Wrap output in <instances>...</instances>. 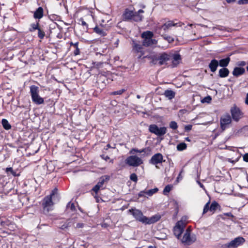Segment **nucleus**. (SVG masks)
Segmentation results:
<instances>
[{
	"instance_id": "nucleus-1",
	"label": "nucleus",
	"mask_w": 248,
	"mask_h": 248,
	"mask_svg": "<svg viewBox=\"0 0 248 248\" xmlns=\"http://www.w3.org/2000/svg\"><path fill=\"white\" fill-rule=\"evenodd\" d=\"M135 219L146 224H151L158 221L161 218L158 215H154L151 217H147L143 216L141 211L136 209H131L128 210Z\"/></svg>"
},
{
	"instance_id": "nucleus-2",
	"label": "nucleus",
	"mask_w": 248,
	"mask_h": 248,
	"mask_svg": "<svg viewBox=\"0 0 248 248\" xmlns=\"http://www.w3.org/2000/svg\"><path fill=\"white\" fill-rule=\"evenodd\" d=\"M57 188H55L52 190L49 195L45 197L42 202L43 212L44 214H47L50 211L53 210L54 202L53 199L57 196Z\"/></svg>"
},
{
	"instance_id": "nucleus-3",
	"label": "nucleus",
	"mask_w": 248,
	"mask_h": 248,
	"mask_svg": "<svg viewBox=\"0 0 248 248\" xmlns=\"http://www.w3.org/2000/svg\"><path fill=\"white\" fill-rule=\"evenodd\" d=\"M144 11L140 9L138 12H134L132 10L126 9L123 14V18L124 21L140 22L142 20L143 16L140 15Z\"/></svg>"
},
{
	"instance_id": "nucleus-4",
	"label": "nucleus",
	"mask_w": 248,
	"mask_h": 248,
	"mask_svg": "<svg viewBox=\"0 0 248 248\" xmlns=\"http://www.w3.org/2000/svg\"><path fill=\"white\" fill-rule=\"evenodd\" d=\"M30 93L31 100L35 104L39 105L44 103V99L39 95V88L35 85H31L30 87Z\"/></svg>"
},
{
	"instance_id": "nucleus-5",
	"label": "nucleus",
	"mask_w": 248,
	"mask_h": 248,
	"mask_svg": "<svg viewBox=\"0 0 248 248\" xmlns=\"http://www.w3.org/2000/svg\"><path fill=\"white\" fill-rule=\"evenodd\" d=\"M154 34L152 31H146L141 34V37L143 39L142 46L148 47L157 44V41L153 39Z\"/></svg>"
},
{
	"instance_id": "nucleus-6",
	"label": "nucleus",
	"mask_w": 248,
	"mask_h": 248,
	"mask_svg": "<svg viewBox=\"0 0 248 248\" xmlns=\"http://www.w3.org/2000/svg\"><path fill=\"white\" fill-rule=\"evenodd\" d=\"M245 242V239L241 236L237 237L229 243L224 244L220 246V248H237L242 245Z\"/></svg>"
},
{
	"instance_id": "nucleus-7",
	"label": "nucleus",
	"mask_w": 248,
	"mask_h": 248,
	"mask_svg": "<svg viewBox=\"0 0 248 248\" xmlns=\"http://www.w3.org/2000/svg\"><path fill=\"white\" fill-rule=\"evenodd\" d=\"M125 163L129 166L135 167L142 164L143 161L141 158L134 155L128 156L125 160Z\"/></svg>"
},
{
	"instance_id": "nucleus-8",
	"label": "nucleus",
	"mask_w": 248,
	"mask_h": 248,
	"mask_svg": "<svg viewBox=\"0 0 248 248\" xmlns=\"http://www.w3.org/2000/svg\"><path fill=\"white\" fill-rule=\"evenodd\" d=\"M149 131L155 135L160 137L164 135L167 131V128L163 126L159 127L155 124H152L149 126Z\"/></svg>"
},
{
	"instance_id": "nucleus-9",
	"label": "nucleus",
	"mask_w": 248,
	"mask_h": 248,
	"mask_svg": "<svg viewBox=\"0 0 248 248\" xmlns=\"http://www.w3.org/2000/svg\"><path fill=\"white\" fill-rule=\"evenodd\" d=\"M186 220H184V217H182L181 220L178 221L173 229V232L174 235L179 238L184 231V229L186 227Z\"/></svg>"
},
{
	"instance_id": "nucleus-10",
	"label": "nucleus",
	"mask_w": 248,
	"mask_h": 248,
	"mask_svg": "<svg viewBox=\"0 0 248 248\" xmlns=\"http://www.w3.org/2000/svg\"><path fill=\"white\" fill-rule=\"evenodd\" d=\"M196 241V237L194 235H191L190 230L189 228L186 230L182 239L183 243L188 245H191Z\"/></svg>"
},
{
	"instance_id": "nucleus-11",
	"label": "nucleus",
	"mask_w": 248,
	"mask_h": 248,
	"mask_svg": "<svg viewBox=\"0 0 248 248\" xmlns=\"http://www.w3.org/2000/svg\"><path fill=\"white\" fill-rule=\"evenodd\" d=\"M210 201H208L204 205L203 210V214L206 213L208 211L214 213L217 208H220V205L216 201H213L210 206Z\"/></svg>"
},
{
	"instance_id": "nucleus-12",
	"label": "nucleus",
	"mask_w": 248,
	"mask_h": 248,
	"mask_svg": "<svg viewBox=\"0 0 248 248\" xmlns=\"http://www.w3.org/2000/svg\"><path fill=\"white\" fill-rule=\"evenodd\" d=\"M165 160L163 159V156L161 153H156L152 156L149 162V163L155 165L156 167L157 168V164H161L163 162H165Z\"/></svg>"
},
{
	"instance_id": "nucleus-13",
	"label": "nucleus",
	"mask_w": 248,
	"mask_h": 248,
	"mask_svg": "<svg viewBox=\"0 0 248 248\" xmlns=\"http://www.w3.org/2000/svg\"><path fill=\"white\" fill-rule=\"evenodd\" d=\"M109 179V176L108 175H104L100 177L99 182L93 188L92 190L96 194L97 193L98 191L101 189L103 188V185L105 182H107Z\"/></svg>"
},
{
	"instance_id": "nucleus-14",
	"label": "nucleus",
	"mask_w": 248,
	"mask_h": 248,
	"mask_svg": "<svg viewBox=\"0 0 248 248\" xmlns=\"http://www.w3.org/2000/svg\"><path fill=\"white\" fill-rule=\"evenodd\" d=\"M220 127L223 130L226 129L232 122L231 117L229 114L222 116L220 118Z\"/></svg>"
},
{
	"instance_id": "nucleus-15",
	"label": "nucleus",
	"mask_w": 248,
	"mask_h": 248,
	"mask_svg": "<svg viewBox=\"0 0 248 248\" xmlns=\"http://www.w3.org/2000/svg\"><path fill=\"white\" fill-rule=\"evenodd\" d=\"M232 118L236 122H238L242 118L243 113L240 109L236 107H234L231 110Z\"/></svg>"
},
{
	"instance_id": "nucleus-16",
	"label": "nucleus",
	"mask_w": 248,
	"mask_h": 248,
	"mask_svg": "<svg viewBox=\"0 0 248 248\" xmlns=\"http://www.w3.org/2000/svg\"><path fill=\"white\" fill-rule=\"evenodd\" d=\"M171 58V56L166 53L160 54L158 56V64L161 65L166 63L167 62L170 61Z\"/></svg>"
},
{
	"instance_id": "nucleus-17",
	"label": "nucleus",
	"mask_w": 248,
	"mask_h": 248,
	"mask_svg": "<svg viewBox=\"0 0 248 248\" xmlns=\"http://www.w3.org/2000/svg\"><path fill=\"white\" fill-rule=\"evenodd\" d=\"M177 25H178L179 26H181V23H174V22L173 21H168L161 26V29L166 31L171 27L177 26Z\"/></svg>"
},
{
	"instance_id": "nucleus-18",
	"label": "nucleus",
	"mask_w": 248,
	"mask_h": 248,
	"mask_svg": "<svg viewBox=\"0 0 248 248\" xmlns=\"http://www.w3.org/2000/svg\"><path fill=\"white\" fill-rule=\"evenodd\" d=\"M44 10L42 7H39L33 13V17L35 19H40L43 17Z\"/></svg>"
},
{
	"instance_id": "nucleus-19",
	"label": "nucleus",
	"mask_w": 248,
	"mask_h": 248,
	"mask_svg": "<svg viewBox=\"0 0 248 248\" xmlns=\"http://www.w3.org/2000/svg\"><path fill=\"white\" fill-rule=\"evenodd\" d=\"M219 65L218 61L216 59H213L209 64V67L211 72L214 73L217 69Z\"/></svg>"
},
{
	"instance_id": "nucleus-20",
	"label": "nucleus",
	"mask_w": 248,
	"mask_h": 248,
	"mask_svg": "<svg viewBox=\"0 0 248 248\" xmlns=\"http://www.w3.org/2000/svg\"><path fill=\"white\" fill-rule=\"evenodd\" d=\"M245 69L242 67H236L233 69L232 72V75L236 77H238L244 74Z\"/></svg>"
},
{
	"instance_id": "nucleus-21",
	"label": "nucleus",
	"mask_w": 248,
	"mask_h": 248,
	"mask_svg": "<svg viewBox=\"0 0 248 248\" xmlns=\"http://www.w3.org/2000/svg\"><path fill=\"white\" fill-rule=\"evenodd\" d=\"M229 70L227 68H222L219 69L218 71V76L221 78H226L228 76L229 74Z\"/></svg>"
},
{
	"instance_id": "nucleus-22",
	"label": "nucleus",
	"mask_w": 248,
	"mask_h": 248,
	"mask_svg": "<svg viewBox=\"0 0 248 248\" xmlns=\"http://www.w3.org/2000/svg\"><path fill=\"white\" fill-rule=\"evenodd\" d=\"M93 30L94 32L101 36H105L107 34L105 31L101 27L96 26L93 28Z\"/></svg>"
},
{
	"instance_id": "nucleus-23",
	"label": "nucleus",
	"mask_w": 248,
	"mask_h": 248,
	"mask_svg": "<svg viewBox=\"0 0 248 248\" xmlns=\"http://www.w3.org/2000/svg\"><path fill=\"white\" fill-rule=\"evenodd\" d=\"M164 96L169 99L171 100L175 97V93L170 90H167L164 93Z\"/></svg>"
},
{
	"instance_id": "nucleus-24",
	"label": "nucleus",
	"mask_w": 248,
	"mask_h": 248,
	"mask_svg": "<svg viewBox=\"0 0 248 248\" xmlns=\"http://www.w3.org/2000/svg\"><path fill=\"white\" fill-rule=\"evenodd\" d=\"M230 60L231 59L229 57L225 59H221L218 62L219 65L221 67L226 68V67L228 65Z\"/></svg>"
},
{
	"instance_id": "nucleus-25",
	"label": "nucleus",
	"mask_w": 248,
	"mask_h": 248,
	"mask_svg": "<svg viewBox=\"0 0 248 248\" xmlns=\"http://www.w3.org/2000/svg\"><path fill=\"white\" fill-rule=\"evenodd\" d=\"M70 46H73V47H75V50L74 51V54L75 56H77L78 55H79L80 53V50L79 49L78 47V43L76 42L75 43H74L73 42H70L69 43Z\"/></svg>"
},
{
	"instance_id": "nucleus-26",
	"label": "nucleus",
	"mask_w": 248,
	"mask_h": 248,
	"mask_svg": "<svg viewBox=\"0 0 248 248\" xmlns=\"http://www.w3.org/2000/svg\"><path fill=\"white\" fill-rule=\"evenodd\" d=\"M5 172L8 175L11 174L14 176H18L20 175L19 173H17L16 171L13 170V168L11 167L6 168L5 169Z\"/></svg>"
},
{
	"instance_id": "nucleus-27",
	"label": "nucleus",
	"mask_w": 248,
	"mask_h": 248,
	"mask_svg": "<svg viewBox=\"0 0 248 248\" xmlns=\"http://www.w3.org/2000/svg\"><path fill=\"white\" fill-rule=\"evenodd\" d=\"M39 20L36 23H32L30 25V27L29 29L30 32H33L35 30H37L40 28L39 27Z\"/></svg>"
},
{
	"instance_id": "nucleus-28",
	"label": "nucleus",
	"mask_w": 248,
	"mask_h": 248,
	"mask_svg": "<svg viewBox=\"0 0 248 248\" xmlns=\"http://www.w3.org/2000/svg\"><path fill=\"white\" fill-rule=\"evenodd\" d=\"M71 224H73V225L74 226L75 228H82L84 227V224L82 223H78L76 224V226H75L73 219H69L68 220V223L67 226H71Z\"/></svg>"
},
{
	"instance_id": "nucleus-29",
	"label": "nucleus",
	"mask_w": 248,
	"mask_h": 248,
	"mask_svg": "<svg viewBox=\"0 0 248 248\" xmlns=\"http://www.w3.org/2000/svg\"><path fill=\"white\" fill-rule=\"evenodd\" d=\"M1 124H2V125L3 127V128L5 130H9L10 129H11V126L10 124L9 123L8 121L6 119H2Z\"/></svg>"
},
{
	"instance_id": "nucleus-30",
	"label": "nucleus",
	"mask_w": 248,
	"mask_h": 248,
	"mask_svg": "<svg viewBox=\"0 0 248 248\" xmlns=\"http://www.w3.org/2000/svg\"><path fill=\"white\" fill-rule=\"evenodd\" d=\"M133 49L137 52H142L143 48L141 45L134 42Z\"/></svg>"
},
{
	"instance_id": "nucleus-31",
	"label": "nucleus",
	"mask_w": 248,
	"mask_h": 248,
	"mask_svg": "<svg viewBox=\"0 0 248 248\" xmlns=\"http://www.w3.org/2000/svg\"><path fill=\"white\" fill-rule=\"evenodd\" d=\"M186 147L187 145L185 142H182L178 144L176 147L177 150L179 151H182L186 149Z\"/></svg>"
},
{
	"instance_id": "nucleus-32",
	"label": "nucleus",
	"mask_w": 248,
	"mask_h": 248,
	"mask_svg": "<svg viewBox=\"0 0 248 248\" xmlns=\"http://www.w3.org/2000/svg\"><path fill=\"white\" fill-rule=\"evenodd\" d=\"M171 185H168L166 186L163 190V194L165 195H168V193L170 191L172 188Z\"/></svg>"
},
{
	"instance_id": "nucleus-33",
	"label": "nucleus",
	"mask_w": 248,
	"mask_h": 248,
	"mask_svg": "<svg viewBox=\"0 0 248 248\" xmlns=\"http://www.w3.org/2000/svg\"><path fill=\"white\" fill-rule=\"evenodd\" d=\"M38 30V37L39 38L42 39L44 38L45 36V32L40 27L39 28Z\"/></svg>"
},
{
	"instance_id": "nucleus-34",
	"label": "nucleus",
	"mask_w": 248,
	"mask_h": 248,
	"mask_svg": "<svg viewBox=\"0 0 248 248\" xmlns=\"http://www.w3.org/2000/svg\"><path fill=\"white\" fill-rule=\"evenodd\" d=\"M157 188H155L154 189H151L148 190L146 191V194L148 195L149 196H152L155 193L158 191Z\"/></svg>"
},
{
	"instance_id": "nucleus-35",
	"label": "nucleus",
	"mask_w": 248,
	"mask_h": 248,
	"mask_svg": "<svg viewBox=\"0 0 248 248\" xmlns=\"http://www.w3.org/2000/svg\"><path fill=\"white\" fill-rule=\"evenodd\" d=\"M145 149H142L140 150H139L136 148H133L130 151V154H134L135 153H141L143 152H145Z\"/></svg>"
},
{
	"instance_id": "nucleus-36",
	"label": "nucleus",
	"mask_w": 248,
	"mask_h": 248,
	"mask_svg": "<svg viewBox=\"0 0 248 248\" xmlns=\"http://www.w3.org/2000/svg\"><path fill=\"white\" fill-rule=\"evenodd\" d=\"M170 127L173 130H176L178 128V125L176 122L171 121L169 124Z\"/></svg>"
},
{
	"instance_id": "nucleus-37",
	"label": "nucleus",
	"mask_w": 248,
	"mask_h": 248,
	"mask_svg": "<svg viewBox=\"0 0 248 248\" xmlns=\"http://www.w3.org/2000/svg\"><path fill=\"white\" fill-rule=\"evenodd\" d=\"M163 38L167 40L169 43H170L174 41V39L170 36H168L166 35H162Z\"/></svg>"
},
{
	"instance_id": "nucleus-38",
	"label": "nucleus",
	"mask_w": 248,
	"mask_h": 248,
	"mask_svg": "<svg viewBox=\"0 0 248 248\" xmlns=\"http://www.w3.org/2000/svg\"><path fill=\"white\" fill-rule=\"evenodd\" d=\"M173 60H172V63L173 64H175V62H178L181 59V56L179 54H175L173 56Z\"/></svg>"
},
{
	"instance_id": "nucleus-39",
	"label": "nucleus",
	"mask_w": 248,
	"mask_h": 248,
	"mask_svg": "<svg viewBox=\"0 0 248 248\" xmlns=\"http://www.w3.org/2000/svg\"><path fill=\"white\" fill-rule=\"evenodd\" d=\"M130 179L131 181H132L135 183H137L138 181V177H137V175L134 173H132L130 176Z\"/></svg>"
},
{
	"instance_id": "nucleus-40",
	"label": "nucleus",
	"mask_w": 248,
	"mask_h": 248,
	"mask_svg": "<svg viewBox=\"0 0 248 248\" xmlns=\"http://www.w3.org/2000/svg\"><path fill=\"white\" fill-rule=\"evenodd\" d=\"M67 208L70 209L72 211H75L76 210L74 203H71V202H68V203L67 204Z\"/></svg>"
},
{
	"instance_id": "nucleus-41",
	"label": "nucleus",
	"mask_w": 248,
	"mask_h": 248,
	"mask_svg": "<svg viewBox=\"0 0 248 248\" xmlns=\"http://www.w3.org/2000/svg\"><path fill=\"white\" fill-rule=\"evenodd\" d=\"M125 91V90H124V89H121V90H119L117 91L113 92L111 94L112 95H120V94H122Z\"/></svg>"
},
{
	"instance_id": "nucleus-42",
	"label": "nucleus",
	"mask_w": 248,
	"mask_h": 248,
	"mask_svg": "<svg viewBox=\"0 0 248 248\" xmlns=\"http://www.w3.org/2000/svg\"><path fill=\"white\" fill-rule=\"evenodd\" d=\"M152 62L154 64H158L159 60H158V57L153 56L152 57Z\"/></svg>"
},
{
	"instance_id": "nucleus-43",
	"label": "nucleus",
	"mask_w": 248,
	"mask_h": 248,
	"mask_svg": "<svg viewBox=\"0 0 248 248\" xmlns=\"http://www.w3.org/2000/svg\"><path fill=\"white\" fill-rule=\"evenodd\" d=\"M79 21L81 22V24L83 26H85L86 28V29L88 28V25L86 23V22L84 20V19L82 18H80L79 19Z\"/></svg>"
},
{
	"instance_id": "nucleus-44",
	"label": "nucleus",
	"mask_w": 248,
	"mask_h": 248,
	"mask_svg": "<svg viewBox=\"0 0 248 248\" xmlns=\"http://www.w3.org/2000/svg\"><path fill=\"white\" fill-rule=\"evenodd\" d=\"M217 29L220 31H227L228 32L231 31L229 29H227L226 27L223 26L218 27Z\"/></svg>"
},
{
	"instance_id": "nucleus-45",
	"label": "nucleus",
	"mask_w": 248,
	"mask_h": 248,
	"mask_svg": "<svg viewBox=\"0 0 248 248\" xmlns=\"http://www.w3.org/2000/svg\"><path fill=\"white\" fill-rule=\"evenodd\" d=\"M239 4H246L248 3V0H239L238 1Z\"/></svg>"
},
{
	"instance_id": "nucleus-46",
	"label": "nucleus",
	"mask_w": 248,
	"mask_h": 248,
	"mask_svg": "<svg viewBox=\"0 0 248 248\" xmlns=\"http://www.w3.org/2000/svg\"><path fill=\"white\" fill-rule=\"evenodd\" d=\"M211 97L210 96H207L206 97H205L203 99V101L204 102H207V103H209L211 101Z\"/></svg>"
},
{
	"instance_id": "nucleus-47",
	"label": "nucleus",
	"mask_w": 248,
	"mask_h": 248,
	"mask_svg": "<svg viewBox=\"0 0 248 248\" xmlns=\"http://www.w3.org/2000/svg\"><path fill=\"white\" fill-rule=\"evenodd\" d=\"M246 63L245 61H240L237 63V65L240 66H244L246 65Z\"/></svg>"
},
{
	"instance_id": "nucleus-48",
	"label": "nucleus",
	"mask_w": 248,
	"mask_h": 248,
	"mask_svg": "<svg viewBox=\"0 0 248 248\" xmlns=\"http://www.w3.org/2000/svg\"><path fill=\"white\" fill-rule=\"evenodd\" d=\"M192 129V125H187L185 126V129L186 131H189Z\"/></svg>"
},
{
	"instance_id": "nucleus-49",
	"label": "nucleus",
	"mask_w": 248,
	"mask_h": 248,
	"mask_svg": "<svg viewBox=\"0 0 248 248\" xmlns=\"http://www.w3.org/2000/svg\"><path fill=\"white\" fill-rule=\"evenodd\" d=\"M145 194H146V191H145V190L141 191H140V193H139V197H143V196H144Z\"/></svg>"
},
{
	"instance_id": "nucleus-50",
	"label": "nucleus",
	"mask_w": 248,
	"mask_h": 248,
	"mask_svg": "<svg viewBox=\"0 0 248 248\" xmlns=\"http://www.w3.org/2000/svg\"><path fill=\"white\" fill-rule=\"evenodd\" d=\"M243 160L246 162H248V153L244 155Z\"/></svg>"
},
{
	"instance_id": "nucleus-51",
	"label": "nucleus",
	"mask_w": 248,
	"mask_h": 248,
	"mask_svg": "<svg viewBox=\"0 0 248 248\" xmlns=\"http://www.w3.org/2000/svg\"><path fill=\"white\" fill-rule=\"evenodd\" d=\"M101 157L102 159H104L105 160L107 161L108 159H109V157L108 155L105 156V155H101Z\"/></svg>"
},
{
	"instance_id": "nucleus-52",
	"label": "nucleus",
	"mask_w": 248,
	"mask_h": 248,
	"mask_svg": "<svg viewBox=\"0 0 248 248\" xmlns=\"http://www.w3.org/2000/svg\"><path fill=\"white\" fill-rule=\"evenodd\" d=\"M183 172H184V170H183V169H182V170H181V171L180 172L179 174V176H178V177L177 179H179V178H180V177H181V178H182V176H181V175H182V173H183Z\"/></svg>"
},
{
	"instance_id": "nucleus-53",
	"label": "nucleus",
	"mask_w": 248,
	"mask_h": 248,
	"mask_svg": "<svg viewBox=\"0 0 248 248\" xmlns=\"http://www.w3.org/2000/svg\"><path fill=\"white\" fill-rule=\"evenodd\" d=\"M198 183L201 187L203 189H204V186L203 185V184H202L201 182H200L199 181H198Z\"/></svg>"
},
{
	"instance_id": "nucleus-54",
	"label": "nucleus",
	"mask_w": 248,
	"mask_h": 248,
	"mask_svg": "<svg viewBox=\"0 0 248 248\" xmlns=\"http://www.w3.org/2000/svg\"><path fill=\"white\" fill-rule=\"evenodd\" d=\"M245 103L248 105V93L247 94Z\"/></svg>"
},
{
	"instance_id": "nucleus-55",
	"label": "nucleus",
	"mask_w": 248,
	"mask_h": 248,
	"mask_svg": "<svg viewBox=\"0 0 248 248\" xmlns=\"http://www.w3.org/2000/svg\"><path fill=\"white\" fill-rule=\"evenodd\" d=\"M226 1L228 2V3H231V2H234L235 1V0H226Z\"/></svg>"
},
{
	"instance_id": "nucleus-56",
	"label": "nucleus",
	"mask_w": 248,
	"mask_h": 248,
	"mask_svg": "<svg viewBox=\"0 0 248 248\" xmlns=\"http://www.w3.org/2000/svg\"><path fill=\"white\" fill-rule=\"evenodd\" d=\"M111 148V146H110V144H108L106 146V150H108V148Z\"/></svg>"
},
{
	"instance_id": "nucleus-57",
	"label": "nucleus",
	"mask_w": 248,
	"mask_h": 248,
	"mask_svg": "<svg viewBox=\"0 0 248 248\" xmlns=\"http://www.w3.org/2000/svg\"><path fill=\"white\" fill-rule=\"evenodd\" d=\"M185 140L186 141H190V140L189 139V138L188 137H186L185 138Z\"/></svg>"
},
{
	"instance_id": "nucleus-58",
	"label": "nucleus",
	"mask_w": 248,
	"mask_h": 248,
	"mask_svg": "<svg viewBox=\"0 0 248 248\" xmlns=\"http://www.w3.org/2000/svg\"><path fill=\"white\" fill-rule=\"evenodd\" d=\"M226 215H227V216H232V214L231 213H228L226 214Z\"/></svg>"
},
{
	"instance_id": "nucleus-59",
	"label": "nucleus",
	"mask_w": 248,
	"mask_h": 248,
	"mask_svg": "<svg viewBox=\"0 0 248 248\" xmlns=\"http://www.w3.org/2000/svg\"><path fill=\"white\" fill-rule=\"evenodd\" d=\"M148 248H155V247H154V246H149V247H148Z\"/></svg>"
},
{
	"instance_id": "nucleus-60",
	"label": "nucleus",
	"mask_w": 248,
	"mask_h": 248,
	"mask_svg": "<svg viewBox=\"0 0 248 248\" xmlns=\"http://www.w3.org/2000/svg\"><path fill=\"white\" fill-rule=\"evenodd\" d=\"M137 98L140 99V95H137Z\"/></svg>"
},
{
	"instance_id": "nucleus-61",
	"label": "nucleus",
	"mask_w": 248,
	"mask_h": 248,
	"mask_svg": "<svg viewBox=\"0 0 248 248\" xmlns=\"http://www.w3.org/2000/svg\"><path fill=\"white\" fill-rule=\"evenodd\" d=\"M118 42H119V40H117L115 44L118 45Z\"/></svg>"
},
{
	"instance_id": "nucleus-62",
	"label": "nucleus",
	"mask_w": 248,
	"mask_h": 248,
	"mask_svg": "<svg viewBox=\"0 0 248 248\" xmlns=\"http://www.w3.org/2000/svg\"><path fill=\"white\" fill-rule=\"evenodd\" d=\"M248 128V126H246V127H244V129H246V128Z\"/></svg>"
},
{
	"instance_id": "nucleus-63",
	"label": "nucleus",
	"mask_w": 248,
	"mask_h": 248,
	"mask_svg": "<svg viewBox=\"0 0 248 248\" xmlns=\"http://www.w3.org/2000/svg\"><path fill=\"white\" fill-rule=\"evenodd\" d=\"M247 70L248 71V66L247 67Z\"/></svg>"
},
{
	"instance_id": "nucleus-64",
	"label": "nucleus",
	"mask_w": 248,
	"mask_h": 248,
	"mask_svg": "<svg viewBox=\"0 0 248 248\" xmlns=\"http://www.w3.org/2000/svg\"><path fill=\"white\" fill-rule=\"evenodd\" d=\"M190 26H192V24H190L189 25Z\"/></svg>"
}]
</instances>
